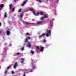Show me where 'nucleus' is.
Returning <instances> with one entry per match:
<instances>
[{
  "instance_id": "1",
  "label": "nucleus",
  "mask_w": 76,
  "mask_h": 76,
  "mask_svg": "<svg viewBox=\"0 0 76 76\" xmlns=\"http://www.w3.org/2000/svg\"><path fill=\"white\" fill-rule=\"evenodd\" d=\"M47 33L46 34V37H49V34L50 35H51V31L50 30H47Z\"/></svg>"
},
{
  "instance_id": "2",
  "label": "nucleus",
  "mask_w": 76,
  "mask_h": 76,
  "mask_svg": "<svg viewBox=\"0 0 76 76\" xmlns=\"http://www.w3.org/2000/svg\"><path fill=\"white\" fill-rule=\"evenodd\" d=\"M46 34L45 33L42 34V35H39V39H41V38H42V37H44L45 35Z\"/></svg>"
},
{
  "instance_id": "3",
  "label": "nucleus",
  "mask_w": 76,
  "mask_h": 76,
  "mask_svg": "<svg viewBox=\"0 0 76 76\" xmlns=\"http://www.w3.org/2000/svg\"><path fill=\"white\" fill-rule=\"evenodd\" d=\"M6 34L7 35H10V31H7Z\"/></svg>"
},
{
  "instance_id": "4",
  "label": "nucleus",
  "mask_w": 76,
  "mask_h": 76,
  "mask_svg": "<svg viewBox=\"0 0 76 76\" xmlns=\"http://www.w3.org/2000/svg\"><path fill=\"white\" fill-rule=\"evenodd\" d=\"M43 22L42 21H40V22H37V25H40L41 24H42Z\"/></svg>"
},
{
  "instance_id": "5",
  "label": "nucleus",
  "mask_w": 76,
  "mask_h": 76,
  "mask_svg": "<svg viewBox=\"0 0 76 76\" xmlns=\"http://www.w3.org/2000/svg\"><path fill=\"white\" fill-rule=\"evenodd\" d=\"M18 63L17 62H15V65L14 66V69H15L16 67H17V66H18Z\"/></svg>"
},
{
  "instance_id": "6",
  "label": "nucleus",
  "mask_w": 76,
  "mask_h": 76,
  "mask_svg": "<svg viewBox=\"0 0 76 76\" xmlns=\"http://www.w3.org/2000/svg\"><path fill=\"white\" fill-rule=\"evenodd\" d=\"M27 47H29V48H31V43H28V44L27 45Z\"/></svg>"
},
{
  "instance_id": "7",
  "label": "nucleus",
  "mask_w": 76,
  "mask_h": 76,
  "mask_svg": "<svg viewBox=\"0 0 76 76\" xmlns=\"http://www.w3.org/2000/svg\"><path fill=\"white\" fill-rule=\"evenodd\" d=\"M25 3H26V1H24L22 4H21V5L22 6H23L24 5H25Z\"/></svg>"
},
{
  "instance_id": "8",
  "label": "nucleus",
  "mask_w": 76,
  "mask_h": 76,
  "mask_svg": "<svg viewBox=\"0 0 76 76\" xmlns=\"http://www.w3.org/2000/svg\"><path fill=\"white\" fill-rule=\"evenodd\" d=\"M44 47H42L40 49V51L41 52L43 51L44 50Z\"/></svg>"
},
{
  "instance_id": "9",
  "label": "nucleus",
  "mask_w": 76,
  "mask_h": 76,
  "mask_svg": "<svg viewBox=\"0 0 76 76\" xmlns=\"http://www.w3.org/2000/svg\"><path fill=\"white\" fill-rule=\"evenodd\" d=\"M21 59L22 61H21L20 62L21 63H23V62H24V59H23V58H22Z\"/></svg>"
},
{
  "instance_id": "10",
  "label": "nucleus",
  "mask_w": 76,
  "mask_h": 76,
  "mask_svg": "<svg viewBox=\"0 0 76 76\" xmlns=\"http://www.w3.org/2000/svg\"><path fill=\"white\" fill-rule=\"evenodd\" d=\"M4 18H6L7 17V12H5L4 14Z\"/></svg>"
},
{
  "instance_id": "11",
  "label": "nucleus",
  "mask_w": 76,
  "mask_h": 76,
  "mask_svg": "<svg viewBox=\"0 0 76 76\" xmlns=\"http://www.w3.org/2000/svg\"><path fill=\"white\" fill-rule=\"evenodd\" d=\"M3 6H4V5L3 4H1V5L0 7H1V8H2V7H3Z\"/></svg>"
},
{
  "instance_id": "12",
  "label": "nucleus",
  "mask_w": 76,
  "mask_h": 76,
  "mask_svg": "<svg viewBox=\"0 0 76 76\" xmlns=\"http://www.w3.org/2000/svg\"><path fill=\"white\" fill-rule=\"evenodd\" d=\"M11 67V66L10 65L7 68V69L8 70L9 69H10V68Z\"/></svg>"
},
{
  "instance_id": "13",
  "label": "nucleus",
  "mask_w": 76,
  "mask_h": 76,
  "mask_svg": "<svg viewBox=\"0 0 76 76\" xmlns=\"http://www.w3.org/2000/svg\"><path fill=\"white\" fill-rule=\"evenodd\" d=\"M44 18H47V16L46 15V14H45L44 15Z\"/></svg>"
},
{
  "instance_id": "14",
  "label": "nucleus",
  "mask_w": 76,
  "mask_h": 76,
  "mask_svg": "<svg viewBox=\"0 0 76 76\" xmlns=\"http://www.w3.org/2000/svg\"><path fill=\"white\" fill-rule=\"evenodd\" d=\"M44 17H42L41 18V20H44Z\"/></svg>"
},
{
  "instance_id": "15",
  "label": "nucleus",
  "mask_w": 76,
  "mask_h": 76,
  "mask_svg": "<svg viewBox=\"0 0 76 76\" xmlns=\"http://www.w3.org/2000/svg\"><path fill=\"white\" fill-rule=\"evenodd\" d=\"M36 48L37 49V50H39V48H39V46H37Z\"/></svg>"
},
{
  "instance_id": "16",
  "label": "nucleus",
  "mask_w": 76,
  "mask_h": 76,
  "mask_svg": "<svg viewBox=\"0 0 76 76\" xmlns=\"http://www.w3.org/2000/svg\"><path fill=\"white\" fill-rule=\"evenodd\" d=\"M33 14H34V15H35V16H36V14H35V11H33Z\"/></svg>"
},
{
  "instance_id": "17",
  "label": "nucleus",
  "mask_w": 76,
  "mask_h": 76,
  "mask_svg": "<svg viewBox=\"0 0 76 76\" xmlns=\"http://www.w3.org/2000/svg\"><path fill=\"white\" fill-rule=\"evenodd\" d=\"M40 14H41V15H43L44 14V13L41 12H40Z\"/></svg>"
},
{
  "instance_id": "18",
  "label": "nucleus",
  "mask_w": 76,
  "mask_h": 76,
  "mask_svg": "<svg viewBox=\"0 0 76 76\" xmlns=\"http://www.w3.org/2000/svg\"><path fill=\"white\" fill-rule=\"evenodd\" d=\"M36 1H37L38 2H39V3H41V0H35Z\"/></svg>"
},
{
  "instance_id": "19",
  "label": "nucleus",
  "mask_w": 76,
  "mask_h": 76,
  "mask_svg": "<svg viewBox=\"0 0 76 76\" xmlns=\"http://www.w3.org/2000/svg\"><path fill=\"white\" fill-rule=\"evenodd\" d=\"M29 10H30L31 11H32V12H33L34 11V10H33V9L32 8H29Z\"/></svg>"
},
{
  "instance_id": "20",
  "label": "nucleus",
  "mask_w": 76,
  "mask_h": 76,
  "mask_svg": "<svg viewBox=\"0 0 76 76\" xmlns=\"http://www.w3.org/2000/svg\"><path fill=\"white\" fill-rule=\"evenodd\" d=\"M10 10H12V5H10Z\"/></svg>"
},
{
  "instance_id": "21",
  "label": "nucleus",
  "mask_w": 76,
  "mask_h": 76,
  "mask_svg": "<svg viewBox=\"0 0 76 76\" xmlns=\"http://www.w3.org/2000/svg\"><path fill=\"white\" fill-rule=\"evenodd\" d=\"M26 25H29V24H30V23H29L28 22H27L26 23Z\"/></svg>"
},
{
  "instance_id": "22",
  "label": "nucleus",
  "mask_w": 76,
  "mask_h": 76,
  "mask_svg": "<svg viewBox=\"0 0 76 76\" xmlns=\"http://www.w3.org/2000/svg\"><path fill=\"white\" fill-rule=\"evenodd\" d=\"M31 53H32V54H34V52L33 50H32L31 51Z\"/></svg>"
},
{
  "instance_id": "23",
  "label": "nucleus",
  "mask_w": 76,
  "mask_h": 76,
  "mask_svg": "<svg viewBox=\"0 0 76 76\" xmlns=\"http://www.w3.org/2000/svg\"><path fill=\"white\" fill-rule=\"evenodd\" d=\"M23 16V14H21L20 16V18H22Z\"/></svg>"
},
{
  "instance_id": "24",
  "label": "nucleus",
  "mask_w": 76,
  "mask_h": 76,
  "mask_svg": "<svg viewBox=\"0 0 76 76\" xmlns=\"http://www.w3.org/2000/svg\"><path fill=\"white\" fill-rule=\"evenodd\" d=\"M31 66L33 67V69H35V66L33 65V66Z\"/></svg>"
},
{
  "instance_id": "25",
  "label": "nucleus",
  "mask_w": 76,
  "mask_h": 76,
  "mask_svg": "<svg viewBox=\"0 0 76 76\" xmlns=\"http://www.w3.org/2000/svg\"><path fill=\"white\" fill-rule=\"evenodd\" d=\"M22 9H20L19 10V11H18V12H21V11H22Z\"/></svg>"
},
{
  "instance_id": "26",
  "label": "nucleus",
  "mask_w": 76,
  "mask_h": 76,
  "mask_svg": "<svg viewBox=\"0 0 76 76\" xmlns=\"http://www.w3.org/2000/svg\"><path fill=\"white\" fill-rule=\"evenodd\" d=\"M20 54V53L18 52L17 53L16 55H19Z\"/></svg>"
},
{
  "instance_id": "27",
  "label": "nucleus",
  "mask_w": 76,
  "mask_h": 76,
  "mask_svg": "<svg viewBox=\"0 0 76 76\" xmlns=\"http://www.w3.org/2000/svg\"><path fill=\"white\" fill-rule=\"evenodd\" d=\"M26 35H30V34H29L28 33H26Z\"/></svg>"
},
{
  "instance_id": "28",
  "label": "nucleus",
  "mask_w": 76,
  "mask_h": 76,
  "mask_svg": "<svg viewBox=\"0 0 76 76\" xmlns=\"http://www.w3.org/2000/svg\"><path fill=\"white\" fill-rule=\"evenodd\" d=\"M34 66V63L33 62H32L31 66Z\"/></svg>"
},
{
  "instance_id": "29",
  "label": "nucleus",
  "mask_w": 76,
  "mask_h": 76,
  "mask_svg": "<svg viewBox=\"0 0 76 76\" xmlns=\"http://www.w3.org/2000/svg\"><path fill=\"white\" fill-rule=\"evenodd\" d=\"M15 10V8H13L12 9V12H14V10Z\"/></svg>"
},
{
  "instance_id": "30",
  "label": "nucleus",
  "mask_w": 76,
  "mask_h": 76,
  "mask_svg": "<svg viewBox=\"0 0 76 76\" xmlns=\"http://www.w3.org/2000/svg\"><path fill=\"white\" fill-rule=\"evenodd\" d=\"M27 41H28V39H26V41H25V42H27Z\"/></svg>"
},
{
  "instance_id": "31",
  "label": "nucleus",
  "mask_w": 76,
  "mask_h": 76,
  "mask_svg": "<svg viewBox=\"0 0 76 76\" xmlns=\"http://www.w3.org/2000/svg\"><path fill=\"white\" fill-rule=\"evenodd\" d=\"M43 42L44 43H45V42H46V40L44 39L43 40Z\"/></svg>"
},
{
  "instance_id": "32",
  "label": "nucleus",
  "mask_w": 76,
  "mask_h": 76,
  "mask_svg": "<svg viewBox=\"0 0 76 76\" xmlns=\"http://www.w3.org/2000/svg\"><path fill=\"white\" fill-rule=\"evenodd\" d=\"M26 74V72H24V74L23 75V76H25V75Z\"/></svg>"
},
{
  "instance_id": "33",
  "label": "nucleus",
  "mask_w": 76,
  "mask_h": 76,
  "mask_svg": "<svg viewBox=\"0 0 76 76\" xmlns=\"http://www.w3.org/2000/svg\"><path fill=\"white\" fill-rule=\"evenodd\" d=\"M12 74H14V71H12Z\"/></svg>"
},
{
  "instance_id": "34",
  "label": "nucleus",
  "mask_w": 76,
  "mask_h": 76,
  "mask_svg": "<svg viewBox=\"0 0 76 76\" xmlns=\"http://www.w3.org/2000/svg\"><path fill=\"white\" fill-rule=\"evenodd\" d=\"M39 12H37V15H39Z\"/></svg>"
},
{
  "instance_id": "35",
  "label": "nucleus",
  "mask_w": 76,
  "mask_h": 76,
  "mask_svg": "<svg viewBox=\"0 0 76 76\" xmlns=\"http://www.w3.org/2000/svg\"><path fill=\"white\" fill-rule=\"evenodd\" d=\"M50 26H51V27H52V26H53V25L51 24H50Z\"/></svg>"
},
{
  "instance_id": "36",
  "label": "nucleus",
  "mask_w": 76,
  "mask_h": 76,
  "mask_svg": "<svg viewBox=\"0 0 76 76\" xmlns=\"http://www.w3.org/2000/svg\"><path fill=\"white\" fill-rule=\"evenodd\" d=\"M7 71L6 70L5 71V73H7Z\"/></svg>"
},
{
  "instance_id": "37",
  "label": "nucleus",
  "mask_w": 76,
  "mask_h": 76,
  "mask_svg": "<svg viewBox=\"0 0 76 76\" xmlns=\"http://www.w3.org/2000/svg\"><path fill=\"white\" fill-rule=\"evenodd\" d=\"M21 50H24V48H22Z\"/></svg>"
},
{
  "instance_id": "38",
  "label": "nucleus",
  "mask_w": 76,
  "mask_h": 76,
  "mask_svg": "<svg viewBox=\"0 0 76 76\" xmlns=\"http://www.w3.org/2000/svg\"><path fill=\"white\" fill-rule=\"evenodd\" d=\"M31 38L30 37H28V39H31Z\"/></svg>"
},
{
  "instance_id": "39",
  "label": "nucleus",
  "mask_w": 76,
  "mask_h": 76,
  "mask_svg": "<svg viewBox=\"0 0 76 76\" xmlns=\"http://www.w3.org/2000/svg\"><path fill=\"white\" fill-rule=\"evenodd\" d=\"M1 23H0V26H1Z\"/></svg>"
},
{
  "instance_id": "40",
  "label": "nucleus",
  "mask_w": 76,
  "mask_h": 76,
  "mask_svg": "<svg viewBox=\"0 0 76 76\" xmlns=\"http://www.w3.org/2000/svg\"><path fill=\"white\" fill-rule=\"evenodd\" d=\"M1 31H0V34H1Z\"/></svg>"
},
{
  "instance_id": "41",
  "label": "nucleus",
  "mask_w": 76,
  "mask_h": 76,
  "mask_svg": "<svg viewBox=\"0 0 76 76\" xmlns=\"http://www.w3.org/2000/svg\"><path fill=\"white\" fill-rule=\"evenodd\" d=\"M57 2H58V1H59V0H57Z\"/></svg>"
},
{
  "instance_id": "42",
  "label": "nucleus",
  "mask_w": 76,
  "mask_h": 76,
  "mask_svg": "<svg viewBox=\"0 0 76 76\" xmlns=\"http://www.w3.org/2000/svg\"><path fill=\"white\" fill-rule=\"evenodd\" d=\"M46 1H48V0H46Z\"/></svg>"
},
{
  "instance_id": "43",
  "label": "nucleus",
  "mask_w": 76,
  "mask_h": 76,
  "mask_svg": "<svg viewBox=\"0 0 76 76\" xmlns=\"http://www.w3.org/2000/svg\"><path fill=\"white\" fill-rule=\"evenodd\" d=\"M16 0H14L15 1H16Z\"/></svg>"
},
{
  "instance_id": "44",
  "label": "nucleus",
  "mask_w": 76,
  "mask_h": 76,
  "mask_svg": "<svg viewBox=\"0 0 76 76\" xmlns=\"http://www.w3.org/2000/svg\"><path fill=\"white\" fill-rule=\"evenodd\" d=\"M32 20H34V19H33Z\"/></svg>"
},
{
  "instance_id": "45",
  "label": "nucleus",
  "mask_w": 76,
  "mask_h": 76,
  "mask_svg": "<svg viewBox=\"0 0 76 76\" xmlns=\"http://www.w3.org/2000/svg\"><path fill=\"white\" fill-rule=\"evenodd\" d=\"M1 68V66H0V69Z\"/></svg>"
},
{
  "instance_id": "46",
  "label": "nucleus",
  "mask_w": 76,
  "mask_h": 76,
  "mask_svg": "<svg viewBox=\"0 0 76 76\" xmlns=\"http://www.w3.org/2000/svg\"><path fill=\"white\" fill-rule=\"evenodd\" d=\"M26 1H27V0H26Z\"/></svg>"
}]
</instances>
